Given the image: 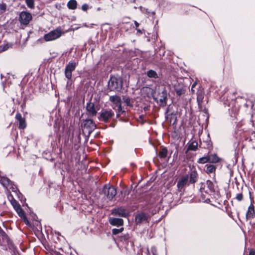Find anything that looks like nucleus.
<instances>
[{
	"instance_id": "obj_1",
	"label": "nucleus",
	"mask_w": 255,
	"mask_h": 255,
	"mask_svg": "<svg viewBox=\"0 0 255 255\" xmlns=\"http://www.w3.org/2000/svg\"><path fill=\"white\" fill-rule=\"evenodd\" d=\"M153 96L154 100L161 106H165L167 104V92L164 85L156 86Z\"/></svg>"
},
{
	"instance_id": "obj_4",
	"label": "nucleus",
	"mask_w": 255,
	"mask_h": 255,
	"mask_svg": "<svg viewBox=\"0 0 255 255\" xmlns=\"http://www.w3.org/2000/svg\"><path fill=\"white\" fill-rule=\"evenodd\" d=\"M215 191V186L213 183L210 180H207L204 187H201L200 192L203 195L205 192L206 194H210Z\"/></svg>"
},
{
	"instance_id": "obj_10",
	"label": "nucleus",
	"mask_w": 255,
	"mask_h": 255,
	"mask_svg": "<svg viewBox=\"0 0 255 255\" xmlns=\"http://www.w3.org/2000/svg\"><path fill=\"white\" fill-rule=\"evenodd\" d=\"M112 214L114 216L125 217L128 216V214L126 209L121 207L113 209L112 212Z\"/></svg>"
},
{
	"instance_id": "obj_26",
	"label": "nucleus",
	"mask_w": 255,
	"mask_h": 255,
	"mask_svg": "<svg viewBox=\"0 0 255 255\" xmlns=\"http://www.w3.org/2000/svg\"><path fill=\"white\" fill-rule=\"evenodd\" d=\"M8 198H9V197H8ZM11 199H9L10 203H11V205H12L13 208L14 209V210L17 209L19 208H20V205L17 203V202L14 199H13L12 196L11 197Z\"/></svg>"
},
{
	"instance_id": "obj_35",
	"label": "nucleus",
	"mask_w": 255,
	"mask_h": 255,
	"mask_svg": "<svg viewBox=\"0 0 255 255\" xmlns=\"http://www.w3.org/2000/svg\"><path fill=\"white\" fill-rule=\"evenodd\" d=\"M203 99V96L202 94L198 93L197 100L199 103H201L202 102Z\"/></svg>"
},
{
	"instance_id": "obj_18",
	"label": "nucleus",
	"mask_w": 255,
	"mask_h": 255,
	"mask_svg": "<svg viewBox=\"0 0 255 255\" xmlns=\"http://www.w3.org/2000/svg\"><path fill=\"white\" fill-rule=\"evenodd\" d=\"M72 72L68 71L65 69V76L66 78L67 79H68V80L67 83V88L69 87V86L70 87L72 84V82L71 81V80L72 78Z\"/></svg>"
},
{
	"instance_id": "obj_17",
	"label": "nucleus",
	"mask_w": 255,
	"mask_h": 255,
	"mask_svg": "<svg viewBox=\"0 0 255 255\" xmlns=\"http://www.w3.org/2000/svg\"><path fill=\"white\" fill-rule=\"evenodd\" d=\"M145 220H146V216L144 213L138 214L135 217V222L137 224H140L143 221Z\"/></svg>"
},
{
	"instance_id": "obj_23",
	"label": "nucleus",
	"mask_w": 255,
	"mask_h": 255,
	"mask_svg": "<svg viewBox=\"0 0 255 255\" xmlns=\"http://www.w3.org/2000/svg\"><path fill=\"white\" fill-rule=\"evenodd\" d=\"M197 178V173L196 171H192L190 174V182L194 183Z\"/></svg>"
},
{
	"instance_id": "obj_7",
	"label": "nucleus",
	"mask_w": 255,
	"mask_h": 255,
	"mask_svg": "<svg viewBox=\"0 0 255 255\" xmlns=\"http://www.w3.org/2000/svg\"><path fill=\"white\" fill-rule=\"evenodd\" d=\"M110 101L113 104V108H118L119 111L122 110V100L119 96L117 95L112 96L110 97Z\"/></svg>"
},
{
	"instance_id": "obj_25",
	"label": "nucleus",
	"mask_w": 255,
	"mask_h": 255,
	"mask_svg": "<svg viewBox=\"0 0 255 255\" xmlns=\"http://www.w3.org/2000/svg\"><path fill=\"white\" fill-rule=\"evenodd\" d=\"M198 142L196 141H193L189 145L188 149L194 151L196 150Z\"/></svg>"
},
{
	"instance_id": "obj_45",
	"label": "nucleus",
	"mask_w": 255,
	"mask_h": 255,
	"mask_svg": "<svg viewBox=\"0 0 255 255\" xmlns=\"http://www.w3.org/2000/svg\"><path fill=\"white\" fill-rule=\"evenodd\" d=\"M191 90L193 91V88H192V87L191 88Z\"/></svg>"
},
{
	"instance_id": "obj_16",
	"label": "nucleus",
	"mask_w": 255,
	"mask_h": 255,
	"mask_svg": "<svg viewBox=\"0 0 255 255\" xmlns=\"http://www.w3.org/2000/svg\"><path fill=\"white\" fill-rule=\"evenodd\" d=\"M78 62L75 61L70 62L66 65L65 69L68 71L72 72L75 70L76 67L78 65Z\"/></svg>"
},
{
	"instance_id": "obj_8",
	"label": "nucleus",
	"mask_w": 255,
	"mask_h": 255,
	"mask_svg": "<svg viewBox=\"0 0 255 255\" xmlns=\"http://www.w3.org/2000/svg\"><path fill=\"white\" fill-rule=\"evenodd\" d=\"M114 114L111 110H103L100 113V119L104 121H108Z\"/></svg>"
},
{
	"instance_id": "obj_6",
	"label": "nucleus",
	"mask_w": 255,
	"mask_h": 255,
	"mask_svg": "<svg viewBox=\"0 0 255 255\" xmlns=\"http://www.w3.org/2000/svg\"><path fill=\"white\" fill-rule=\"evenodd\" d=\"M32 19L31 14L27 11H22L19 14V21L21 23L27 25Z\"/></svg>"
},
{
	"instance_id": "obj_12",
	"label": "nucleus",
	"mask_w": 255,
	"mask_h": 255,
	"mask_svg": "<svg viewBox=\"0 0 255 255\" xmlns=\"http://www.w3.org/2000/svg\"><path fill=\"white\" fill-rule=\"evenodd\" d=\"M86 109L88 114L90 116H95L97 114V111L95 109L94 104L92 103H89L87 104Z\"/></svg>"
},
{
	"instance_id": "obj_2",
	"label": "nucleus",
	"mask_w": 255,
	"mask_h": 255,
	"mask_svg": "<svg viewBox=\"0 0 255 255\" xmlns=\"http://www.w3.org/2000/svg\"><path fill=\"white\" fill-rule=\"evenodd\" d=\"M63 33L60 28H57L45 34L44 39L46 41L54 40L59 38Z\"/></svg>"
},
{
	"instance_id": "obj_24",
	"label": "nucleus",
	"mask_w": 255,
	"mask_h": 255,
	"mask_svg": "<svg viewBox=\"0 0 255 255\" xmlns=\"http://www.w3.org/2000/svg\"><path fill=\"white\" fill-rule=\"evenodd\" d=\"M123 101L128 106L132 107L133 104V100L128 97H124L123 98Z\"/></svg>"
},
{
	"instance_id": "obj_33",
	"label": "nucleus",
	"mask_w": 255,
	"mask_h": 255,
	"mask_svg": "<svg viewBox=\"0 0 255 255\" xmlns=\"http://www.w3.org/2000/svg\"><path fill=\"white\" fill-rule=\"evenodd\" d=\"M6 4L5 3H1L0 4V11L1 12H4L6 11Z\"/></svg>"
},
{
	"instance_id": "obj_21",
	"label": "nucleus",
	"mask_w": 255,
	"mask_h": 255,
	"mask_svg": "<svg viewBox=\"0 0 255 255\" xmlns=\"http://www.w3.org/2000/svg\"><path fill=\"white\" fill-rule=\"evenodd\" d=\"M208 161L211 163H217L219 161V158L216 154H211L208 156Z\"/></svg>"
},
{
	"instance_id": "obj_39",
	"label": "nucleus",
	"mask_w": 255,
	"mask_h": 255,
	"mask_svg": "<svg viewBox=\"0 0 255 255\" xmlns=\"http://www.w3.org/2000/svg\"><path fill=\"white\" fill-rule=\"evenodd\" d=\"M24 222H25V223L26 224V225H29V221L28 220H27L26 217L25 216L24 217H23L22 218Z\"/></svg>"
},
{
	"instance_id": "obj_46",
	"label": "nucleus",
	"mask_w": 255,
	"mask_h": 255,
	"mask_svg": "<svg viewBox=\"0 0 255 255\" xmlns=\"http://www.w3.org/2000/svg\"><path fill=\"white\" fill-rule=\"evenodd\" d=\"M7 49V48H5L4 49V50H6Z\"/></svg>"
},
{
	"instance_id": "obj_44",
	"label": "nucleus",
	"mask_w": 255,
	"mask_h": 255,
	"mask_svg": "<svg viewBox=\"0 0 255 255\" xmlns=\"http://www.w3.org/2000/svg\"><path fill=\"white\" fill-rule=\"evenodd\" d=\"M195 85H196V83H194V84L192 85V88H194V87H195Z\"/></svg>"
},
{
	"instance_id": "obj_3",
	"label": "nucleus",
	"mask_w": 255,
	"mask_h": 255,
	"mask_svg": "<svg viewBox=\"0 0 255 255\" xmlns=\"http://www.w3.org/2000/svg\"><path fill=\"white\" fill-rule=\"evenodd\" d=\"M108 86L111 90H118L122 86V81L120 79L112 77L109 82Z\"/></svg>"
},
{
	"instance_id": "obj_13",
	"label": "nucleus",
	"mask_w": 255,
	"mask_h": 255,
	"mask_svg": "<svg viewBox=\"0 0 255 255\" xmlns=\"http://www.w3.org/2000/svg\"><path fill=\"white\" fill-rule=\"evenodd\" d=\"M109 221L110 223L113 226H122L124 223L123 220L121 218L111 217Z\"/></svg>"
},
{
	"instance_id": "obj_37",
	"label": "nucleus",
	"mask_w": 255,
	"mask_h": 255,
	"mask_svg": "<svg viewBox=\"0 0 255 255\" xmlns=\"http://www.w3.org/2000/svg\"><path fill=\"white\" fill-rule=\"evenodd\" d=\"M89 8V6L87 4L85 3L82 5V9L83 11H86Z\"/></svg>"
},
{
	"instance_id": "obj_22",
	"label": "nucleus",
	"mask_w": 255,
	"mask_h": 255,
	"mask_svg": "<svg viewBox=\"0 0 255 255\" xmlns=\"http://www.w3.org/2000/svg\"><path fill=\"white\" fill-rule=\"evenodd\" d=\"M146 74L147 76L150 78L157 79L158 78V76L157 73L152 70H150L147 71Z\"/></svg>"
},
{
	"instance_id": "obj_30",
	"label": "nucleus",
	"mask_w": 255,
	"mask_h": 255,
	"mask_svg": "<svg viewBox=\"0 0 255 255\" xmlns=\"http://www.w3.org/2000/svg\"><path fill=\"white\" fill-rule=\"evenodd\" d=\"M16 212V213L18 214L19 216L22 219L23 217H24L25 215L24 214V212L22 210V209L21 208H19L15 210Z\"/></svg>"
},
{
	"instance_id": "obj_27",
	"label": "nucleus",
	"mask_w": 255,
	"mask_h": 255,
	"mask_svg": "<svg viewBox=\"0 0 255 255\" xmlns=\"http://www.w3.org/2000/svg\"><path fill=\"white\" fill-rule=\"evenodd\" d=\"M216 170V167L213 165H207L206 172L208 173H211L214 172Z\"/></svg>"
},
{
	"instance_id": "obj_38",
	"label": "nucleus",
	"mask_w": 255,
	"mask_h": 255,
	"mask_svg": "<svg viewBox=\"0 0 255 255\" xmlns=\"http://www.w3.org/2000/svg\"><path fill=\"white\" fill-rule=\"evenodd\" d=\"M15 118L18 120V121H20L22 120L23 119L22 118L21 115L20 114H17L15 116Z\"/></svg>"
},
{
	"instance_id": "obj_9",
	"label": "nucleus",
	"mask_w": 255,
	"mask_h": 255,
	"mask_svg": "<svg viewBox=\"0 0 255 255\" xmlns=\"http://www.w3.org/2000/svg\"><path fill=\"white\" fill-rule=\"evenodd\" d=\"M0 183L2 186L6 188H11L13 191H15L16 187L13 186L12 183L6 177H4L0 175Z\"/></svg>"
},
{
	"instance_id": "obj_34",
	"label": "nucleus",
	"mask_w": 255,
	"mask_h": 255,
	"mask_svg": "<svg viewBox=\"0 0 255 255\" xmlns=\"http://www.w3.org/2000/svg\"><path fill=\"white\" fill-rule=\"evenodd\" d=\"M123 228H121L120 229H114L112 230V233L114 235H117L123 231Z\"/></svg>"
},
{
	"instance_id": "obj_15",
	"label": "nucleus",
	"mask_w": 255,
	"mask_h": 255,
	"mask_svg": "<svg viewBox=\"0 0 255 255\" xmlns=\"http://www.w3.org/2000/svg\"><path fill=\"white\" fill-rule=\"evenodd\" d=\"M255 216V212L254 207L253 205H251L246 214V217L247 219H252Z\"/></svg>"
},
{
	"instance_id": "obj_20",
	"label": "nucleus",
	"mask_w": 255,
	"mask_h": 255,
	"mask_svg": "<svg viewBox=\"0 0 255 255\" xmlns=\"http://www.w3.org/2000/svg\"><path fill=\"white\" fill-rule=\"evenodd\" d=\"M77 6V2L76 0H70L67 3V7L70 9H75Z\"/></svg>"
},
{
	"instance_id": "obj_40",
	"label": "nucleus",
	"mask_w": 255,
	"mask_h": 255,
	"mask_svg": "<svg viewBox=\"0 0 255 255\" xmlns=\"http://www.w3.org/2000/svg\"><path fill=\"white\" fill-rule=\"evenodd\" d=\"M151 252H152L153 255H156V250L155 248H154V247L151 248Z\"/></svg>"
},
{
	"instance_id": "obj_5",
	"label": "nucleus",
	"mask_w": 255,
	"mask_h": 255,
	"mask_svg": "<svg viewBox=\"0 0 255 255\" xmlns=\"http://www.w3.org/2000/svg\"><path fill=\"white\" fill-rule=\"evenodd\" d=\"M105 194L109 200H112L117 194L116 189L113 186H105L103 190Z\"/></svg>"
},
{
	"instance_id": "obj_19",
	"label": "nucleus",
	"mask_w": 255,
	"mask_h": 255,
	"mask_svg": "<svg viewBox=\"0 0 255 255\" xmlns=\"http://www.w3.org/2000/svg\"><path fill=\"white\" fill-rule=\"evenodd\" d=\"M174 90L178 95H181L183 93V86L182 84H178V86L174 85Z\"/></svg>"
},
{
	"instance_id": "obj_42",
	"label": "nucleus",
	"mask_w": 255,
	"mask_h": 255,
	"mask_svg": "<svg viewBox=\"0 0 255 255\" xmlns=\"http://www.w3.org/2000/svg\"><path fill=\"white\" fill-rule=\"evenodd\" d=\"M134 24L136 27H137L139 26V23L136 21H134Z\"/></svg>"
},
{
	"instance_id": "obj_36",
	"label": "nucleus",
	"mask_w": 255,
	"mask_h": 255,
	"mask_svg": "<svg viewBox=\"0 0 255 255\" xmlns=\"http://www.w3.org/2000/svg\"><path fill=\"white\" fill-rule=\"evenodd\" d=\"M236 198L239 201H242L243 200V194L242 193H238V194H237V195H236Z\"/></svg>"
},
{
	"instance_id": "obj_14",
	"label": "nucleus",
	"mask_w": 255,
	"mask_h": 255,
	"mask_svg": "<svg viewBox=\"0 0 255 255\" xmlns=\"http://www.w3.org/2000/svg\"><path fill=\"white\" fill-rule=\"evenodd\" d=\"M188 181V176H184L182 177L178 182L177 187L180 190L186 185Z\"/></svg>"
},
{
	"instance_id": "obj_31",
	"label": "nucleus",
	"mask_w": 255,
	"mask_h": 255,
	"mask_svg": "<svg viewBox=\"0 0 255 255\" xmlns=\"http://www.w3.org/2000/svg\"><path fill=\"white\" fill-rule=\"evenodd\" d=\"M198 162L201 164H204L207 162H209L208 156L200 158L198 159Z\"/></svg>"
},
{
	"instance_id": "obj_11",
	"label": "nucleus",
	"mask_w": 255,
	"mask_h": 255,
	"mask_svg": "<svg viewBox=\"0 0 255 255\" xmlns=\"http://www.w3.org/2000/svg\"><path fill=\"white\" fill-rule=\"evenodd\" d=\"M84 127L88 129V132L90 133L96 127V124L92 120H86L84 121Z\"/></svg>"
},
{
	"instance_id": "obj_32",
	"label": "nucleus",
	"mask_w": 255,
	"mask_h": 255,
	"mask_svg": "<svg viewBox=\"0 0 255 255\" xmlns=\"http://www.w3.org/2000/svg\"><path fill=\"white\" fill-rule=\"evenodd\" d=\"M26 126L25 121L24 119L19 122V128H24Z\"/></svg>"
},
{
	"instance_id": "obj_41",
	"label": "nucleus",
	"mask_w": 255,
	"mask_h": 255,
	"mask_svg": "<svg viewBox=\"0 0 255 255\" xmlns=\"http://www.w3.org/2000/svg\"><path fill=\"white\" fill-rule=\"evenodd\" d=\"M255 255V251L252 250L250 251L249 255Z\"/></svg>"
},
{
	"instance_id": "obj_29",
	"label": "nucleus",
	"mask_w": 255,
	"mask_h": 255,
	"mask_svg": "<svg viewBox=\"0 0 255 255\" xmlns=\"http://www.w3.org/2000/svg\"><path fill=\"white\" fill-rule=\"evenodd\" d=\"M25 2L27 6L30 8H33L34 7V0H25Z\"/></svg>"
},
{
	"instance_id": "obj_28",
	"label": "nucleus",
	"mask_w": 255,
	"mask_h": 255,
	"mask_svg": "<svg viewBox=\"0 0 255 255\" xmlns=\"http://www.w3.org/2000/svg\"><path fill=\"white\" fill-rule=\"evenodd\" d=\"M167 153V150L165 148H162L159 152V156L161 158H165Z\"/></svg>"
},
{
	"instance_id": "obj_43",
	"label": "nucleus",
	"mask_w": 255,
	"mask_h": 255,
	"mask_svg": "<svg viewBox=\"0 0 255 255\" xmlns=\"http://www.w3.org/2000/svg\"><path fill=\"white\" fill-rule=\"evenodd\" d=\"M203 199L205 200V201H207V200H209L208 198H206L205 196V197H204V198Z\"/></svg>"
}]
</instances>
